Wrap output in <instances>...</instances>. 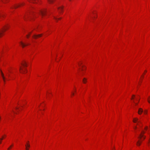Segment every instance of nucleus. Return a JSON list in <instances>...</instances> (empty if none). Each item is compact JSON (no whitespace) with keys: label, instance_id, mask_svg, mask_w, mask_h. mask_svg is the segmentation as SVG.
<instances>
[{"label":"nucleus","instance_id":"f257e3e1","mask_svg":"<svg viewBox=\"0 0 150 150\" xmlns=\"http://www.w3.org/2000/svg\"><path fill=\"white\" fill-rule=\"evenodd\" d=\"M12 73L10 70L6 72L5 75L3 74L0 68V76L1 81L5 84L6 81L10 80L9 77H11Z\"/></svg>","mask_w":150,"mask_h":150},{"label":"nucleus","instance_id":"f03ea898","mask_svg":"<svg viewBox=\"0 0 150 150\" xmlns=\"http://www.w3.org/2000/svg\"><path fill=\"white\" fill-rule=\"evenodd\" d=\"M35 16V14L33 12H27L24 15L23 18L25 20H26L28 18L30 19H32L33 17Z\"/></svg>","mask_w":150,"mask_h":150},{"label":"nucleus","instance_id":"7ed1b4c3","mask_svg":"<svg viewBox=\"0 0 150 150\" xmlns=\"http://www.w3.org/2000/svg\"><path fill=\"white\" fill-rule=\"evenodd\" d=\"M97 16L96 13L92 12L88 14L86 16V19L92 21L93 19L97 18Z\"/></svg>","mask_w":150,"mask_h":150},{"label":"nucleus","instance_id":"20e7f679","mask_svg":"<svg viewBox=\"0 0 150 150\" xmlns=\"http://www.w3.org/2000/svg\"><path fill=\"white\" fill-rule=\"evenodd\" d=\"M27 67V64L25 62H24L22 63V66L20 68V71L21 73L25 74L27 73L26 67Z\"/></svg>","mask_w":150,"mask_h":150},{"label":"nucleus","instance_id":"39448f33","mask_svg":"<svg viewBox=\"0 0 150 150\" xmlns=\"http://www.w3.org/2000/svg\"><path fill=\"white\" fill-rule=\"evenodd\" d=\"M78 65L79 67V74L81 75H83L85 73L86 67L83 65L79 63Z\"/></svg>","mask_w":150,"mask_h":150},{"label":"nucleus","instance_id":"423d86ee","mask_svg":"<svg viewBox=\"0 0 150 150\" xmlns=\"http://www.w3.org/2000/svg\"><path fill=\"white\" fill-rule=\"evenodd\" d=\"M10 26L8 24H6L4 26L2 29L0 31V38L4 35V33L6 31L9 29Z\"/></svg>","mask_w":150,"mask_h":150},{"label":"nucleus","instance_id":"0eeeda50","mask_svg":"<svg viewBox=\"0 0 150 150\" xmlns=\"http://www.w3.org/2000/svg\"><path fill=\"white\" fill-rule=\"evenodd\" d=\"M37 13L42 16H43L47 14V11L46 8H43L40 9L37 12Z\"/></svg>","mask_w":150,"mask_h":150},{"label":"nucleus","instance_id":"6e6552de","mask_svg":"<svg viewBox=\"0 0 150 150\" xmlns=\"http://www.w3.org/2000/svg\"><path fill=\"white\" fill-rule=\"evenodd\" d=\"M55 6L57 8L58 12L59 13H62L63 10V7L62 5L59 4L58 2L55 4Z\"/></svg>","mask_w":150,"mask_h":150},{"label":"nucleus","instance_id":"1a4fd4ad","mask_svg":"<svg viewBox=\"0 0 150 150\" xmlns=\"http://www.w3.org/2000/svg\"><path fill=\"white\" fill-rule=\"evenodd\" d=\"M19 43L20 45L23 47H24L30 44L27 40H25L23 41L21 40L19 42Z\"/></svg>","mask_w":150,"mask_h":150},{"label":"nucleus","instance_id":"9d476101","mask_svg":"<svg viewBox=\"0 0 150 150\" xmlns=\"http://www.w3.org/2000/svg\"><path fill=\"white\" fill-rule=\"evenodd\" d=\"M131 100L132 102L136 105L137 104L139 101V96L136 97L134 95H133L132 97Z\"/></svg>","mask_w":150,"mask_h":150},{"label":"nucleus","instance_id":"9b49d317","mask_svg":"<svg viewBox=\"0 0 150 150\" xmlns=\"http://www.w3.org/2000/svg\"><path fill=\"white\" fill-rule=\"evenodd\" d=\"M24 4V3L23 2H22L20 4H17L11 7V9L16 8L18 7H21L23 6Z\"/></svg>","mask_w":150,"mask_h":150},{"label":"nucleus","instance_id":"f8f14e48","mask_svg":"<svg viewBox=\"0 0 150 150\" xmlns=\"http://www.w3.org/2000/svg\"><path fill=\"white\" fill-rule=\"evenodd\" d=\"M146 72H147V71L146 70H145V71L144 72V73L143 74V75L141 77L140 79V81L138 83V85H140V84L142 82V80L144 78V76Z\"/></svg>","mask_w":150,"mask_h":150},{"label":"nucleus","instance_id":"ddd939ff","mask_svg":"<svg viewBox=\"0 0 150 150\" xmlns=\"http://www.w3.org/2000/svg\"><path fill=\"white\" fill-rule=\"evenodd\" d=\"M28 1L34 3H38L40 1V0H28Z\"/></svg>","mask_w":150,"mask_h":150},{"label":"nucleus","instance_id":"4468645a","mask_svg":"<svg viewBox=\"0 0 150 150\" xmlns=\"http://www.w3.org/2000/svg\"><path fill=\"white\" fill-rule=\"evenodd\" d=\"M25 149L26 150H28L30 147V145L29 143V142L28 141L26 143L25 145Z\"/></svg>","mask_w":150,"mask_h":150},{"label":"nucleus","instance_id":"2eb2a0df","mask_svg":"<svg viewBox=\"0 0 150 150\" xmlns=\"http://www.w3.org/2000/svg\"><path fill=\"white\" fill-rule=\"evenodd\" d=\"M42 36V34H39L38 35H34L33 36V38L34 39H36L38 38L41 37Z\"/></svg>","mask_w":150,"mask_h":150},{"label":"nucleus","instance_id":"dca6fc26","mask_svg":"<svg viewBox=\"0 0 150 150\" xmlns=\"http://www.w3.org/2000/svg\"><path fill=\"white\" fill-rule=\"evenodd\" d=\"M21 109V108H17L16 109V111H15L14 110H12V111L13 113H16V114L18 113V112Z\"/></svg>","mask_w":150,"mask_h":150},{"label":"nucleus","instance_id":"f3484780","mask_svg":"<svg viewBox=\"0 0 150 150\" xmlns=\"http://www.w3.org/2000/svg\"><path fill=\"white\" fill-rule=\"evenodd\" d=\"M76 91V88L75 86H74L73 89V91H72L71 93V96H74V92Z\"/></svg>","mask_w":150,"mask_h":150},{"label":"nucleus","instance_id":"a211bd4d","mask_svg":"<svg viewBox=\"0 0 150 150\" xmlns=\"http://www.w3.org/2000/svg\"><path fill=\"white\" fill-rule=\"evenodd\" d=\"M143 112V109L142 108H139L138 111V113L139 115H141Z\"/></svg>","mask_w":150,"mask_h":150},{"label":"nucleus","instance_id":"6ab92c4d","mask_svg":"<svg viewBox=\"0 0 150 150\" xmlns=\"http://www.w3.org/2000/svg\"><path fill=\"white\" fill-rule=\"evenodd\" d=\"M5 16V14L2 13H0V18H4Z\"/></svg>","mask_w":150,"mask_h":150},{"label":"nucleus","instance_id":"aec40b11","mask_svg":"<svg viewBox=\"0 0 150 150\" xmlns=\"http://www.w3.org/2000/svg\"><path fill=\"white\" fill-rule=\"evenodd\" d=\"M54 19L57 22L61 19V18H58L55 16H53Z\"/></svg>","mask_w":150,"mask_h":150},{"label":"nucleus","instance_id":"412c9836","mask_svg":"<svg viewBox=\"0 0 150 150\" xmlns=\"http://www.w3.org/2000/svg\"><path fill=\"white\" fill-rule=\"evenodd\" d=\"M51 95V92L50 91H48L47 93V97H50Z\"/></svg>","mask_w":150,"mask_h":150},{"label":"nucleus","instance_id":"4be33fe9","mask_svg":"<svg viewBox=\"0 0 150 150\" xmlns=\"http://www.w3.org/2000/svg\"><path fill=\"white\" fill-rule=\"evenodd\" d=\"M82 81L83 83H86L87 82V79L86 78H84L83 79Z\"/></svg>","mask_w":150,"mask_h":150},{"label":"nucleus","instance_id":"5701e85b","mask_svg":"<svg viewBox=\"0 0 150 150\" xmlns=\"http://www.w3.org/2000/svg\"><path fill=\"white\" fill-rule=\"evenodd\" d=\"M47 1L49 3L51 4L53 3L55 0H47Z\"/></svg>","mask_w":150,"mask_h":150},{"label":"nucleus","instance_id":"b1692460","mask_svg":"<svg viewBox=\"0 0 150 150\" xmlns=\"http://www.w3.org/2000/svg\"><path fill=\"white\" fill-rule=\"evenodd\" d=\"M31 31H30L28 32V34L26 35V37L27 38H28L30 35L31 33Z\"/></svg>","mask_w":150,"mask_h":150},{"label":"nucleus","instance_id":"393cba45","mask_svg":"<svg viewBox=\"0 0 150 150\" xmlns=\"http://www.w3.org/2000/svg\"><path fill=\"white\" fill-rule=\"evenodd\" d=\"M13 144H11L10 145L9 147L8 148L7 150H10L12 148V147L13 146Z\"/></svg>","mask_w":150,"mask_h":150},{"label":"nucleus","instance_id":"a878e982","mask_svg":"<svg viewBox=\"0 0 150 150\" xmlns=\"http://www.w3.org/2000/svg\"><path fill=\"white\" fill-rule=\"evenodd\" d=\"M147 101L149 104H150V96H149L147 97Z\"/></svg>","mask_w":150,"mask_h":150},{"label":"nucleus","instance_id":"bb28decb","mask_svg":"<svg viewBox=\"0 0 150 150\" xmlns=\"http://www.w3.org/2000/svg\"><path fill=\"white\" fill-rule=\"evenodd\" d=\"M2 2L4 3H6L8 2L9 0H2Z\"/></svg>","mask_w":150,"mask_h":150},{"label":"nucleus","instance_id":"cd10ccee","mask_svg":"<svg viewBox=\"0 0 150 150\" xmlns=\"http://www.w3.org/2000/svg\"><path fill=\"white\" fill-rule=\"evenodd\" d=\"M143 113H144V115H146L147 114V110H145L144 111Z\"/></svg>","mask_w":150,"mask_h":150},{"label":"nucleus","instance_id":"c85d7f7f","mask_svg":"<svg viewBox=\"0 0 150 150\" xmlns=\"http://www.w3.org/2000/svg\"><path fill=\"white\" fill-rule=\"evenodd\" d=\"M6 137V135H3L1 138H3V139H5Z\"/></svg>","mask_w":150,"mask_h":150},{"label":"nucleus","instance_id":"c756f323","mask_svg":"<svg viewBox=\"0 0 150 150\" xmlns=\"http://www.w3.org/2000/svg\"><path fill=\"white\" fill-rule=\"evenodd\" d=\"M3 140V138H1L0 139V144H1L2 141Z\"/></svg>","mask_w":150,"mask_h":150},{"label":"nucleus","instance_id":"7c9ffc66","mask_svg":"<svg viewBox=\"0 0 150 150\" xmlns=\"http://www.w3.org/2000/svg\"><path fill=\"white\" fill-rule=\"evenodd\" d=\"M69 1H71V0H69Z\"/></svg>","mask_w":150,"mask_h":150}]
</instances>
